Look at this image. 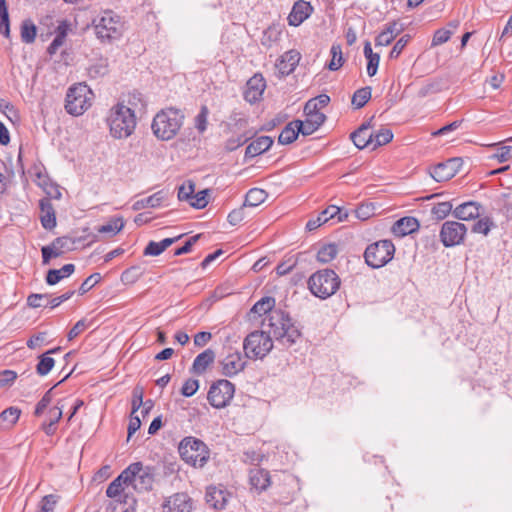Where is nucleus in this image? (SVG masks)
<instances>
[{
  "label": "nucleus",
  "mask_w": 512,
  "mask_h": 512,
  "mask_svg": "<svg viewBox=\"0 0 512 512\" xmlns=\"http://www.w3.org/2000/svg\"><path fill=\"white\" fill-rule=\"evenodd\" d=\"M184 114L180 109L169 107L159 111L153 118L151 129L162 141L173 139L183 125Z\"/></svg>",
  "instance_id": "nucleus-1"
},
{
  "label": "nucleus",
  "mask_w": 512,
  "mask_h": 512,
  "mask_svg": "<svg viewBox=\"0 0 512 512\" xmlns=\"http://www.w3.org/2000/svg\"><path fill=\"white\" fill-rule=\"evenodd\" d=\"M111 135L116 139L129 137L136 126V116L134 110L123 105L117 104L112 108L108 118Z\"/></svg>",
  "instance_id": "nucleus-2"
},
{
  "label": "nucleus",
  "mask_w": 512,
  "mask_h": 512,
  "mask_svg": "<svg viewBox=\"0 0 512 512\" xmlns=\"http://www.w3.org/2000/svg\"><path fill=\"white\" fill-rule=\"evenodd\" d=\"M307 284L315 297L327 299L337 292L341 280L334 270L326 268L313 273Z\"/></svg>",
  "instance_id": "nucleus-3"
},
{
  "label": "nucleus",
  "mask_w": 512,
  "mask_h": 512,
  "mask_svg": "<svg viewBox=\"0 0 512 512\" xmlns=\"http://www.w3.org/2000/svg\"><path fill=\"white\" fill-rule=\"evenodd\" d=\"M181 459L194 467H203L209 459V449L200 439L187 436L181 440L178 446Z\"/></svg>",
  "instance_id": "nucleus-4"
},
{
  "label": "nucleus",
  "mask_w": 512,
  "mask_h": 512,
  "mask_svg": "<svg viewBox=\"0 0 512 512\" xmlns=\"http://www.w3.org/2000/svg\"><path fill=\"white\" fill-rule=\"evenodd\" d=\"M395 250V245L389 239L371 243L364 251L365 263L373 269L381 268L393 259Z\"/></svg>",
  "instance_id": "nucleus-5"
},
{
  "label": "nucleus",
  "mask_w": 512,
  "mask_h": 512,
  "mask_svg": "<svg viewBox=\"0 0 512 512\" xmlns=\"http://www.w3.org/2000/svg\"><path fill=\"white\" fill-rule=\"evenodd\" d=\"M93 24L96 36L102 42L120 38L124 26L120 16L111 10L104 11L98 20L93 21Z\"/></svg>",
  "instance_id": "nucleus-6"
},
{
  "label": "nucleus",
  "mask_w": 512,
  "mask_h": 512,
  "mask_svg": "<svg viewBox=\"0 0 512 512\" xmlns=\"http://www.w3.org/2000/svg\"><path fill=\"white\" fill-rule=\"evenodd\" d=\"M272 348V337L263 331L251 332L243 342L245 355L250 359H262Z\"/></svg>",
  "instance_id": "nucleus-7"
},
{
  "label": "nucleus",
  "mask_w": 512,
  "mask_h": 512,
  "mask_svg": "<svg viewBox=\"0 0 512 512\" xmlns=\"http://www.w3.org/2000/svg\"><path fill=\"white\" fill-rule=\"evenodd\" d=\"M91 93L85 84H76L70 87L66 94L65 109L68 114L73 116L82 115L90 106V99L87 94Z\"/></svg>",
  "instance_id": "nucleus-8"
},
{
  "label": "nucleus",
  "mask_w": 512,
  "mask_h": 512,
  "mask_svg": "<svg viewBox=\"0 0 512 512\" xmlns=\"http://www.w3.org/2000/svg\"><path fill=\"white\" fill-rule=\"evenodd\" d=\"M235 386L226 379L214 382L208 391L207 399L211 406L217 409L226 407L233 398Z\"/></svg>",
  "instance_id": "nucleus-9"
},
{
  "label": "nucleus",
  "mask_w": 512,
  "mask_h": 512,
  "mask_svg": "<svg viewBox=\"0 0 512 512\" xmlns=\"http://www.w3.org/2000/svg\"><path fill=\"white\" fill-rule=\"evenodd\" d=\"M466 233L467 228L463 223L446 221L440 230V241L444 247H454L463 242Z\"/></svg>",
  "instance_id": "nucleus-10"
},
{
  "label": "nucleus",
  "mask_w": 512,
  "mask_h": 512,
  "mask_svg": "<svg viewBox=\"0 0 512 512\" xmlns=\"http://www.w3.org/2000/svg\"><path fill=\"white\" fill-rule=\"evenodd\" d=\"M462 165V158L453 157L434 165L429 169V173L436 182H446L460 171Z\"/></svg>",
  "instance_id": "nucleus-11"
},
{
  "label": "nucleus",
  "mask_w": 512,
  "mask_h": 512,
  "mask_svg": "<svg viewBox=\"0 0 512 512\" xmlns=\"http://www.w3.org/2000/svg\"><path fill=\"white\" fill-rule=\"evenodd\" d=\"M347 217L348 213L346 211H343L338 206L330 205L325 210H323L316 219L309 220L306 223V229L308 231H313L331 219L337 218V222H341Z\"/></svg>",
  "instance_id": "nucleus-12"
},
{
  "label": "nucleus",
  "mask_w": 512,
  "mask_h": 512,
  "mask_svg": "<svg viewBox=\"0 0 512 512\" xmlns=\"http://www.w3.org/2000/svg\"><path fill=\"white\" fill-rule=\"evenodd\" d=\"M162 509L163 512H191L193 500L187 493H175L165 499Z\"/></svg>",
  "instance_id": "nucleus-13"
},
{
  "label": "nucleus",
  "mask_w": 512,
  "mask_h": 512,
  "mask_svg": "<svg viewBox=\"0 0 512 512\" xmlns=\"http://www.w3.org/2000/svg\"><path fill=\"white\" fill-rule=\"evenodd\" d=\"M266 88V81L261 74H255L246 83L244 99L250 104L258 102Z\"/></svg>",
  "instance_id": "nucleus-14"
},
{
  "label": "nucleus",
  "mask_w": 512,
  "mask_h": 512,
  "mask_svg": "<svg viewBox=\"0 0 512 512\" xmlns=\"http://www.w3.org/2000/svg\"><path fill=\"white\" fill-rule=\"evenodd\" d=\"M313 12L310 2L298 0L293 4L292 10L288 15V23L290 26L301 25Z\"/></svg>",
  "instance_id": "nucleus-15"
},
{
  "label": "nucleus",
  "mask_w": 512,
  "mask_h": 512,
  "mask_svg": "<svg viewBox=\"0 0 512 512\" xmlns=\"http://www.w3.org/2000/svg\"><path fill=\"white\" fill-rule=\"evenodd\" d=\"M301 337V330L295 326L292 320L285 328L280 327V330L274 333V339L287 348L295 344Z\"/></svg>",
  "instance_id": "nucleus-16"
},
{
  "label": "nucleus",
  "mask_w": 512,
  "mask_h": 512,
  "mask_svg": "<svg viewBox=\"0 0 512 512\" xmlns=\"http://www.w3.org/2000/svg\"><path fill=\"white\" fill-rule=\"evenodd\" d=\"M419 228L420 223L417 218L405 216L394 222L391 232L394 236L402 238L418 231Z\"/></svg>",
  "instance_id": "nucleus-17"
},
{
  "label": "nucleus",
  "mask_w": 512,
  "mask_h": 512,
  "mask_svg": "<svg viewBox=\"0 0 512 512\" xmlns=\"http://www.w3.org/2000/svg\"><path fill=\"white\" fill-rule=\"evenodd\" d=\"M301 55L297 50H289L285 52L276 62L275 66L281 76H288L296 69Z\"/></svg>",
  "instance_id": "nucleus-18"
},
{
  "label": "nucleus",
  "mask_w": 512,
  "mask_h": 512,
  "mask_svg": "<svg viewBox=\"0 0 512 512\" xmlns=\"http://www.w3.org/2000/svg\"><path fill=\"white\" fill-rule=\"evenodd\" d=\"M220 364L222 366V374L226 377L235 376L240 371L244 370L246 366V362L242 361L241 353L238 351L228 354L220 361Z\"/></svg>",
  "instance_id": "nucleus-19"
},
{
  "label": "nucleus",
  "mask_w": 512,
  "mask_h": 512,
  "mask_svg": "<svg viewBox=\"0 0 512 512\" xmlns=\"http://www.w3.org/2000/svg\"><path fill=\"white\" fill-rule=\"evenodd\" d=\"M41 211L40 221L44 229L52 230L56 227V213L50 198H43L39 201Z\"/></svg>",
  "instance_id": "nucleus-20"
},
{
  "label": "nucleus",
  "mask_w": 512,
  "mask_h": 512,
  "mask_svg": "<svg viewBox=\"0 0 512 512\" xmlns=\"http://www.w3.org/2000/svg\"><path fill=\"white\" fill-rule=\"evenodd\" d=\"M215 357L216 354L211 348L204 350L194 359L190 368V373L195 375L204 374L207 368L214 363Z\"/></svg>",
  "instance_id": "nucleus-21"
},
{
  "label": "nucleus",
  "mask_w": 512,
  "mask_h": 512,
  "mask_svg": "<svg viewBox=\"0 0 512 512\" xmlns=\"http://www.w3.org/2000/svg\"><path fill=\"white\" fill-rule=\"evenodd\" d=\"M481 205L475 201H468L458 205L453 210V216L459 220H471L480 216Z\"/></svg>",
  "instance_id": "nucleus-22"
},
{
  "label": "nucleus",
  "mask_w": 512,
  "mask_h": 512,
  "mask_svg": "<svg viewBox=\"0 0 512 512\" xmlns=\"http://www.w3.org/2000/svg\"><path fill=\"white\" fill-rule=\"evenodd\" d=\"M274 140L270 136H260L253 140L245 150V159L254 158L267 150L273 145Z\"/></svg>",
  "instance_id": "nucleus-23"
},
{
  "label": "nucleus",
  "mask_w": 512,
  "mask_h": 512,
  "mask_svg": "<svg viewBox=\"0 0 512 512\" xmlns=\"http://www.w3.org/2000/svg\"><path fill=\"white\" fill-rule=\"evenodd\" d=\"M155 468L153 466H143L142 470L135 478L134 489L137 491H150L153 487Z\"/></svg>",
  "instance_id": "nucleus-24"
},
{
  "label": "nucleus",
  "mask_w": 512,
  "mask_h": 512,
  "mask_svg": "<svg viewBox=\"0 0 512 512\" xmlns=\"http://www.w3.org/2000/svg\"><path fill=\"white\" fill-rule=\"evenodd\" d=\"M291 319L292 318L290 317L289 313L281 309H275L274 311H271V314L268 315V326L270 327L268 335L274 339V333H276L277 330H280V327L285 328Z\"/></svg>",
  "instance_id": "nucleus-25"
},
{
  "label": "nucleus",
  "mask_w": 512,
  "mask_h": 512,
  "mask_svg": "<svg viewBox=\"0 0 512 512\" xmlns=\"http://www.w3.org/2000/svg\"><path fill=\"white\" fill-rule=\"evenodd\" d=\"M229 493L223 489L209 487L205 494L206 503L214 509H223L227 504Z\"/></svg>",
  "instance_id": "nucleus-26"
},
{
  "label": "nucleus",
  "mask_w": 512,
  "mask_h": 512,
  "mask_svg": "<svg viewBox=\"0 0 512 512\" xmlns=\"http://www.w3.org/2000/svg\"><path fill=\"white\" fill-rule=\"evenodd\" d=\"M87 239V236H80V237H70V236H61L57 237L52 241V245L55 248L56 251L61 252V255L73 251L76 249V245L85 241Z\"/></svg>",
  "instance_id": "nucleus-27"
},
{
  "label": "nucleus",
  "mask_w": 512,
  "mask_h": 512,
  "mask_svg": "<svg viewBox=\"0 0 512 512\" xmlns=\"http://www.w3.org/2000/svg\"><path fill=\"white\" fill-rule=\"evenodd\" d=\"M250 483L259 490L264 491L270 485V474L267 470L262 468H255L250 471Z\"/></svg>",
  "instance_id": "nucleus-28"
},
{
  "label": "nucleus",
  "mask_w": 512,
  "mask_h": 512,
  "mask_svg": "<svg viewBox=\"0 0 512 512\" xmlns=\"http://www.w3.org/2000/svg\"><path fill=\"white\" fill-rule=\"evenodd\" d=\"M282 32V26L279 23H273L263 31L261 44L268 48L272 47L273 44L277 43L281 39Z\"/></svg>",
  "instance_id": "nucleus-29"
},
{
  "label": "nucleus",
  "mask_w": 512,
  "mask_h": 512,
  "mask_svg": "<svg viewBox=\"0 0 512 512\" xmlns=\"http://www.w3.org/2000/svg\"><path fill=\"white\" fill-rule=\"evenodd\" d=\"M21 415L18 407H8L0 413V429H10L16 424Z\"/></svg>",
  "instance_id": "nucleus-30"
},
{
  "label": "nucleus",
  "mask_w": 512,
  "mask_h": 512,
  "mask_svg": "<svg viewBox=\"0 0 512 512\" xmlns=\"http://www.w3.org/2000/svg\"><path fill=\"white\" fill-rule=\"evenodd\" d=\"M75 367L66 374L58 383H56L53 387H51L48 391L45 392V394L42 396V398L39 400V402L36 404L34 414L35 416H40L43 414L44 410L49 406V404L52 401V391L55 387L65 382L74 372Z\"/></svg>",
  "instance_id": "nucleus-31"
},
{
  "label": "nucleus",
  "mask_w": 512,
  "mask_h": 512,
  "mask_svg": "<svg viewBox=\"0 0 512 512\" xmlns=\"http://www.w3.org/2000/svg\"><path fill=\"white\" fill-rule=\"evenodd\" d=\"M164 198H165L164 192L162 190L158 191V192L154 193L153 195H150L146 198L137 200L133 204V209L140 210V209H144L147 207H151V208L159 207L162 204Z\"/></svg>",
  "instance_id": "nucleus-32"
},
{
  "label": "nucleus",
  "mask_w": 512,
  "mask_h": 512,
  "mask_svg": "<svg viewBox=\"0 0 512 512\" xmlns=\"http://www.w3.org/2000/svg\"><path fill=\"white\" fill-rule=\"evenodd\" d=\"M142 470V462H134L124 469L116 478L122 484H132L134 486L135 478Z\"/></svg>",
  "instance_id": "nucleus-33"
},
{
  "label": "nucleus",
  "mask_w": 512,
  "mask_h": 512,
  "mask_svg": "<svg viewBox=\"0 0 512 512\" xmlns=\"http://www.w3.org/2000/svg\"><path fill=\"white\" fill-rule=\"evenodd\" d=\"M338 254V245L335 243H328L322 245L317 251L316 259L319 263L326 264L336 258Z\"/></svg>",
  "instance_id": "nucleus-34"
},
{
  "label": "nucleus",
  "mask_w": 512,
  "mask_h": 512,
  "mask_svg": "<svg viewBox=\"0 0 512 512\" xmlns=\"http://www.w3.org/2000/svg\"><path fill=\"white\" fill-rule=\"evenodd\" d=\"M267 196L268 194L265 190L261 188H252L246 193L243 207H256L262 204L266 200Z\"/></svg>",
  "instance_id": "nucleus-35"
},
{
  "label": "nucleus",
  "mask_w": 512,
  "mask_h": 512,
  "mask_svg": "<svg viewBox=\"0 0 512 512\" xmlns=\"http://www.w3.org/2000/svg\"><path fill=\"white\" fill-rule=\"evenodd\" d=\"M144 274V269L139 265H134L124 270L120 276V280L125 285L136 283Z\"/></svg>",
  "instance_id": "nucleus-36"
},
{
  "label": "nucleus",
  "mask_w": 512,
  "mask_h": 512,
  "mask_svg": "<svg viewBox=\"0 0 512 512\" xmlns=\"http://www.w3.org/2000/svg\"><path fill=\"white\" fill-rule=\"evenodd\" d=\"M275 298L270 296L262 297L260 300H258L253 307L251 308V312L263 315V314H271V311H274L275 307Z\"/></svg>",
  "instance_id": "nucleus-37"
},
{
  "label": "nucleus",
  "mask_w": 512,
  "mask_h": 512,
  "mask_svg": "<svg viewBox=\"0 0 512 512\" xmlns=\"http://www.w3.org/2000/svg\"><path fill=\"white\" fill-rule=\"evenodd\" d=\"M124 227V221L122 217H113L110 221L104 225H101L97 228L98 233L100 234H109L111 236L119 233Z\"/></svg>",
  "instance_id": "nucleus-38"
},
{
  "label": "nucleus",
  "mask_w": 512,
  "mask_h": 512,
  "mask_svg": "<svg viewBox=\"0 0 512 512\" xmlns=\"http://www.w3.org/2000/svg\"><path fill=\"white\" fill-rule=\"evenodd\" d=\"M372 88L370 86L362 87L356 90L352 96L351 103L355 109H360L371 99Z\"/></svg>",
  "instance_id": "nucleus-39"
},
{
  "label": "nucleus",
  "mask_w": 512,
  "mask_h": 512,
  "mask_svg": "<svg viewBox=\"0 0 512 512\" xmlns=\"http://www.w3.org/2000/svg\"><path fill=\"white\" fill-rule=\"evenodd\" d=\"M299 136L296 124L293 121L289 122L281 131L278 137V143L281 145H288L293 143Z\"/></svg>",
  "instance_id": "nucleus-40"
},
{
  "label": "nucleus",
  "mask_w": 512,
  "mask_h": 512,
  "mask_svg": "<svg viewBox=\"0 0 512 512\" xmlns=\"http://www.w3.org/2000/svg\"><path fill=\"white\" fill-rule=\"evenodd\" d=\"M0 33L10 38V19L6 0H0Z\"/></svg>",
  "instance_id": "nucleus-41"
},
{
  "label": "nucleus",
  "mask_w": 512,
  "mask_h": 512,
  "mask_svg": "<svg viewBox=\"0 0 512 512\" xmlns=\"http://www.w3.org/2000/svg\"><path fill=\"white\" fill-rule=\"evenodd\" d=\"M109 72V63L107 58H99L88 68V74L91 78L105 76Z\"/></svg>",
  "instance_id": "nucleus-42"
},
{
  "label": "nucleus",
  "mask_w": 512,
  "mask_h": 512,
  "mask_svg": "<svg viewBox=\"0 0 512 512\" xmlns=\"http://www.w3.org/2000/svg\"><path fill=\"white\" fill-rule=\"evenodd\" d=\"M37 36V27L30 20L26 19L21 24V39L24 43L30 44L35 41Z\"/></svg>",
  "instance_id": "nucleus-43"
},
{
  "label": "nucleus",
  "mask_w": 512,
  "mask_h": 512,
  "mask_svg": "<svg viewBox=\"0 0 512 512\" xmlns=\"http://www.w3.org/2000/svg\"><path fill=\"white\" fill-rule=\"evenodd\" d=\"M444 88V82L442 79H433L419 89L418 96L424 98L431 94L439 93L443 91Z\"/></svg>",
  "instance_id": "nucleus-44"
},
{
  "label": "nucleus",
  "mask_w": 512,
  "mask_h": 512,
  "mask_svg": "<svg viewBox=\"0 0 512 512\" xmlns=\"http://www.w3.org/2000/svg\"><path fill=\"white\" fill-rule=\"evenodd\" d=\"M54 358L48 356V353H43L38 356V363L36 364V373L39 376H46L54 367Z\"/></svg>",
  "instance_id": "nucleus-45"
},
{
  "label": "nucleus",
  "mask_w": 512,
  "mask_h": 512,
  "mask_svg": "<svg viewBox=\"0 0 512 512\" xmlns=\"http://www.w3.org/2000/svg\"><path fill=\"white\" fill-rule=\"evenodd\" d=\"M451 212L453 213V204L449 201L436 203L431 209V213L436 220L445 219Z\"/></svg>",
  "instance_id": "nucleus-46"
},
{
  "label": "nucleus",
  "mask_w": 512,
  "mask_h": 512,
  "mask_svg": "<svg viewBox=\"0 0 512 512\" xmlns=\"http://www.w3.org/2000/svg\"><path fill=\"white\" fill-rule=\"evenodd\" d=\"M373 139L374 142L371 145H373L372 150H375L376 148L391 142L393 139V132L389 128H382L376 133H373Z\"/></svg>",
  "instance_id": "nucleus-47"
},
{
  "label": "nucleus",
  "mask_w": 512,
  "mask_h": 512,
  "mask_svg": "<svg viewBox=\"0 0 512 512\" xmlns=\"http://www.w3.org/2000/svg\"><path fill=\"white\" fill-rule=\"evenodd\" d=\"M59 499L60 496L56 494H48L43 496L39 502L37 512H54Z\"/></svg>",
  "instance_id": "nucleus-48"
},
{
  "label": "nucleus",
  "mask_w": 512,
  "mask_h": 512,
  "mask_svg": "<svg viewBox=\"0 0 512 512\" xmlns=\"http://www.w3.org/2000/svg\"><path fill=\"white\" fill-rule=\"evenodd\" d=\"M329 102H330L329 95H327V94H320L317 97L308 100L305 103L303 111H310V112L314 111V110H318L319 111V109L324 108L325 106H327L329 104Z\"/></svg>",
  "instance_id": "nucleus-49"
},
{
  "label": "nucleus",
  "mask_w": 512,
  "mask_h": 512,
  "mask_svg": "<svg viewBox=\"0 0 512 512\" xmlns=\"http://www.w3.org/2000/svg\"><path fill=\"white\" fill-rule=\"evenodd\" d=\"M122 492H123V484L119 481V479L115 478L107 487L106 489V495L109 498H116L119 497L118 501L120 503H125L127 495L123 496L122 499Z\"/></svg>",
  "instance_id": "nucleus-50"
},
{
  "label": "nucleus",
  "mask_w": 512,
  "mask_h": 512,
  "mask_svg": "<svg viewBox=\"0 0 512 512\" xmlns=\"http://www.w3.org/2000/svg\"><path fill=\"white\" fill-rule=\"evenodd\" d=\"M330 53L332 58L327 65V68L331 71H337L343 65V56L340 45H332Z\"/></svg>",
  "instance_id": "nucleus-51"
},
{
  "label": "nucleus",
  "mask_w": 512,
  "mask_h": 512,
  "mask_svg": "<svg viewBox=\"0 0 512 512\" xmlns=\"http://www.w3.org/2000/svg\"><path fill=\"white\" fill-rule=\"evenodd\" d=\"M494 226L495 224L491 218L484 217L473 224L471 231L473 233H479L486 236L490 232L491 228Z\"/></svg>",
  "instance_id": "nucleus-52"
},
{
  "label": "nucleus",
  "mask_w": 512,
  "mask_h": 512,
  "mask_svg": "<svg viewBox=\"0 0 512 512\" xmlns=\"http://www.w3.org/2000/svg\"><path fill=\"white\" fill-rule=\"evenodd\" d=\"M195 193V184L192 181H187L186 183H183L178 188V199L180 201H188L190 203L191 200H193V196Z\"/></svg>",
  "instance_id": "nucleus-53"
},
{
  "label": "nucleus",
  "mask_w": 512,
  "mask_h": 512,
  "mask_svg": "<svg viewBox=\"0 0 512 512\" xmlns=\"http://www.w3.org/2000/svg\"><path fill=\"white\" fill-rule=\"evenodd\" d=\"M102 279L100 273H93L89 277H87L78 289L79 295H84L88 291H90L96 284H98Z\"/></svg>",
  "instance_id": "nucleus-54"
},
{
  "label": "nucleus",
  "mask_w": 512,
  "mask_h": 512,
  "mask_svg": "<svg viewBox=\"0 0 512 512\" xmlns=\"http://www.w3.org/2000/svg\"><path fill=\"white\" fill-rule=\"evenodd\" d=\"M351 140L358 149H364L374 142L373 133H360L359 136L354 137V131L350 135Z\"/></svg>",
  "instance_id": "nucleus-55"
},
{
  "label": "nucleus",
  "mask_w": 512,
  "mask_h": 512,
  "mask_svg": "<svg viewBox=\"0 0 512 512\" xmlns=\"http://www.w3.org/2000/svg\"><path fill=\"white\" fill-rule=\"evenodd\" d=\"M208 194V189H204L197 193H194L193 200L190 201V205L196 209L205 208L209 203Z\"/></svg>",
  "instance_id": "nucleus-56"
},
{
  "label": "nucleus",
  "mask_w": 512,
  "mask_h": 512,
  "mask_svg": "<svg viewBox=\"0 0 512 512\" xmlns=\"http://www.w3.org/2000/svg\"><path fill=\"white\" fill-rule=\"evenodd\" d=\"M411 36L409 34L403 35L401 38H399L396 43L394 44L393 48L391 49L389 53L390 59H396L399 57V55L402 53L403 49L406 47L408 42L410 41Z\"/></svg>",
  "instance_id": "nucleus-57"
},
{
  "label": "nucleus",
  "mask_w": 512,
  "mask_h": 512,
  "mask_svg": "<svg viewBox=\"0 0 512 512\" xmlns=\"http://www.w3.org/2000/svg\"><path fill=\"white\" fill-rule=\"evenodd\" d=\"M209 114V110L207 106H202L199 113L195 117V127L199 131V133H203L207 128V117Z\"/></svg>",
  "instance_id": "nucleus-58"
},
{
  "label": "nucleus",
  "mask_w": 512,
  "mask_h": 512,
  "mask_svg": "<svg viewBox=\"0 0 512 512\" xmlns=\"http://www.w3.org/2000/svg\"><path fill=\"white\" fill-rule=\"evenodd\" d=\"M293 123L296 124L298 133L303 136H309L318 130L317 126L309 124V120L307 119L305 121L295 119L293 120Z\"/></svg>",
  "instance_id": "nucleus-59"
},
{
  "label": "nucleus",
  "mask_w": 512,
  "mask_h": 512,
  "mask_svg": "<svg viewBox=\"0 0 512 512\" xmlns=\"http://www.w3.org/2000/svg\"><path fill=\"white\" fill-rule=\"evenodd\" d=\"M306 115V119L309 120V124L317 126L319 129L323 123L326 121V115L318 110L314 111H304Z\"/></svg>",
  "instance_id": "nucleus-60"
},
{
  "label": "nucleus",
  "mask_w": 512,
  "mask_h": 512,
  "mask_svg": "<svg viewBox=\"0 0 512 512\" xmlns=\"http://www.w3.org/2000/svg\"><path fill=\"white\" fill-rule=\"evenodd\" d=\"M198 389H199V381L194 378H189L184 382V384L181 388V394L184 397H191L197 392Z\"/></svg>",
  "instance_id": "nucleus-61"
},
{
  "label": "nucleus",
  "mask_w": 512,
  "mask_h": 512,
  "mask_svg": "<svg viewBox=\"0 0 512 512\" xmlns=\"http://www.w3.org/2000/svg\"><path fill=\"white\" fill-rule=\"evenodd\" d=\"M452 32L450 30L441 28L435 31L431 46H439L446 43L451 38Z\"/></svg>",
  "instance_id": "nucleus-62"
},
{
  "label": "nucleus",
  "mask_w": 512,
  "mask_h": 512,
  "mask_svg": "<svg viewBox=\"0 0 512 512\" xmlns=\"http://www.w3.org/2000/svg\"><path fill=\"white\" fill-rule=\"evenodd\" d=\"M18 375L13 370H3L0 372V389L5 387H10L15 380L17 379Z\"/></svg>",
  "instance_id": "nucleus-63"
},
{
  "label": "nucleus",
  "mask_w": 512,
  "mask_h": 512,
  "mask_svg": "<svg viewBox=\"0 0 512 512\" xmlns=\"http://www.w3.org/2000/svg\"><path fill=\"white\" fill-rule=\"evenodd\" d=\"M374 205L372 203L361 204L356 210V217L360 220H366L374 215Z\"/></svg>",
  "instance_id": "nucleus-64"
}]
</instances>
